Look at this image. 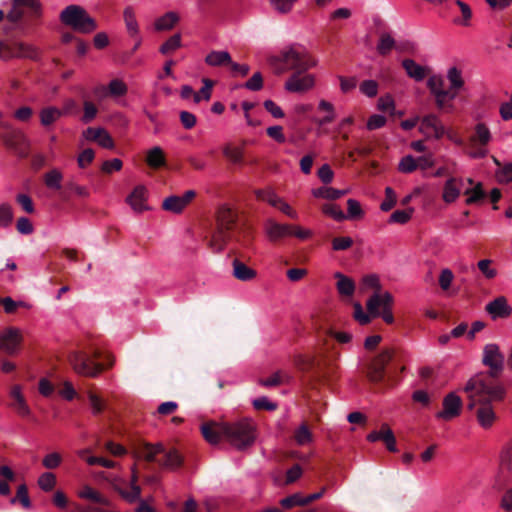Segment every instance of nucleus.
Returning <instances> with one entry per match:
<instances>
[{"instance_id":"f257e3e1","label":"nucleus","mask_w":512,"mask_h":512,"mask_svg":"<svg viewBox=\"0 0 512 512\" xmlns=\"http://www.w3.org/2000/svg\"><path fill=\"white\" fill-rule=\"evenodd\" d=\"M504 359L498 345H485L482 363L489 370L475 374L463 388L467 394V410L475 414L479 425L484 429L490 428L496 420L493 403L502 401L506 395V389L500 380Z\"/></svg>"},{"instance_id":"f03ea898","label":"nucleus","mask_w":512,"mask_h":512,"mask_svg":"<svg viewBox=\"0 0 512 512\" xmlns=\"http://www.w3.org/2000/svg\"><path fill=\"white\" fill-rule=\"evenodd\" d=\"M130 456L135 458V467H130V503L140 501L141 488L136 484L139 466L157 464L161 468L178 469L183 457L175 448L166 449L162 445H152L130 433Z\"/></svg>"},{"instance_id":"7ed1b4c3","label":"nucleus","mask_w":512,"mask_h":512,"mask_svg":"<svg viewBox=\"0 0 512 512\" xmlns=\"http://www.w3.org/2000/svg\"><path fill=\"white\" fill-rule=\"evenodd\" d=\"M268 64L277 75L286 71H293V74H304L316 65L315 60L303 49L296 46L283 49L279 55L268 58Z\"/></svg>"},{"instance_id":"20e7f679","label":"nucleus","mask_w":512,"mask_h":512,"mask_svg":"<svg viewBox=\"0 0 512 512\" xmlns=\"http://www.w3.org/2000/svg\"><path fill=\"white\" fill-rule=\"evenodd\" d=\"M294 363L305 375V381L311 387L323 381H331L337 370L336 365L315 355H298L295 357Z\"/></svg>"},{"instance_id":"39448f33","label":"nucleus","mask_w":512,"mask_h":512,"mask_svg":"<svg viewBox=\"0 0 512 512\" xmlns=\"http://www.w3.org/2000/svg\"><path fill=\"white\" fill-rule=\"evenodd\" d=\"M69 361L77 374L87 377H95L112 364L111 357L97 349L92 353L73 352L69 356Z\"/></svg>"},{"instance_id":"423d86ee","label":"nucleus","mask_w":512,"mask_h":512,"mask_svg":"<svg viewBox=\"0 0 512 512\" xmlns=\"http://www.w3.org/2000/svg\"><path fill=\"white\" fill-rule=\"evenodd\" d=\"M398 352L394 348L383 349L371 362L369 366L368 376L373 383H382L387 378L393 381L398 371L401 373L405 370L404 366L397 367Z\"/></svg>"},{"instance_id":"0eeeda50","label":"nucleus","mask_w":512,"mask_h":512,"mask_svg":"<svg viewBox=\"0 0 512 512\" xmlns=\"http://www.w3.org/2000/svg\"><path fill=\"white\" fill-rule=\"evenodd\" d=\"M236 215L227 207H222L217 213V226L211 238L208 241L209 248L218 253L222 251L226 243L230 240V232L234 229Z\"/></svg>"},{"instance_id":"6e6552de","label":"nucleus","mask_w":512,"mask_h":512,"mask_svg":"<svg viewBox=\"0 0 512 512\" xmlns=\"http://www.w3.org/2000/svg\"><path fill=\"white\" fill-rule=\"evenodd\" d=\"M234 448L245 450L251 447L256 440V426L249 419L227 423L226 438Z\"/></svg>"},{"instance_id":"1a4fd4ad","label":"nucleus","mask_w":512,"mask_h":512,"mask_svg":"<svg viewBox=\"0 0 512 512\" xmlns=\"http://www.w3.org/2000/svg\"><path fill=\"white\" fill-rule=\"evenodd\" d=\"M60 20L63 24L70 26L73 30L80 33H91L98 27L95 19L78 5L67 6L61 12Z\"/></svg>"},{"instance_id":"9d476101","label":"nucleus","mask_w":512,"mask_h":512,"mask_svg":"<svg viewBox=\"0 0 512 512\" xmlns=\"http://www.w3.org/2000/svg\"><path fill=\"white\" fill-rule=\"evenodd\" d=\"M13 58L30 59L37 62L41 58V52L37 47L24 42L0 41V59L8 61Z\"/></svg>"},{"instance_id":"9b49d317","label":"nucleus","mask_w":512,"mask_h":512,"mask_svg":"<svg viewBox=\"0 0 512 512\" xmlns=\"http://www.w3.org/2000/svg\"><path fill=\"white\" fill-rule=\"evenodd\" d=\"M393 296L389 292L374 293L367 301L366 306L370 315L373 317H382L385 323L392 324L394 316L392 314Z\"/></svg>"},{"instance_id":"f8f14e48","label":"nucleus","mask_w":512,"mask_h":512,"mask_svg":"<svg viewBox=\"0 0 512 512\" xmlns=\"http://www.w3.org/2000/svg\"><path fill=\"white\" fill-rule=\"evenodd\" d=\"M491 134L487 126L479 123L475 126L474 133L469 138L468 154L472 158L480 159L487 155V150L484 148L490 141Z\"/></svg>"},{"instance_id":"ddd939ff","label":"nucleus","mask_w":512,"mask_h":512,"mask_svg":"<svg viewBox=\"0 0 512 512\" xmlns=\"http://www.w3.org/2000/svg\"><path fill=\"white\" fill-rule=\"evenodd\" d=\"M12 4L7 21L13 25L18 24L26 13L31 17L40 15L41 5L38 0H12Z\"/></svg>"},{"instance_id":"4468645a","label":"nucleus","mask_w":512,"mask_h":512,"mask_svg":"<svg viewBox=\"0 0 512 512\" xmlns=\"http://www.w3.org/2000/svg\"><path fill=\"white\" fill-rule=\"evenodd\" d=\"M197 193L195 190H187L182 196L170 195L163 199L162 209L174 214H180L194 200Z\"/></svg>"},{"instance_id":"2eb2a0df","label":"nucleus","mask_w":512,"mask_h":512,"mask_svg":"<svg viewBox=\"0 0 512 512\" xmlns=\"http://www.w3.org/2000/svg\"><path fill=\"white\" fill-rule=\"evenodd\" d=\"M200 431L209 444L216 445L222 438H226L227 423H219L213 420L206 421L200 425Z\"/></svg>"},{"instance_id":"dca6fc26","label":"nucleus","mask_w":512,"mask_h":512,"mask_svg":"<svg viewBox=\"0 0 512 512\" xmlns=\"http://www.w3.org/2000/svg\"><path fill=\"white\" fill-rule=\"evenodd\" d=\"M442 405L443 409L436 413V417L449 421L460 415L463 401L458 395L451 392L444 397Z\"/></svg>"},{"instance_id":"f3484780","label":"nucleus","mask_w":512,"mask_h":512,"mask_svg":"<svg viewBox=\"0 0 512 512\" xmlns=\"http://www.w3.org/2000/svg\"><path fill=\"white\" fill-rule=\"evenodd\" d=\"M314 86V77L311 74H292L285 83L289 92L302 93Z\"/></svg>"},{"instance_id":"a211bd4d","label":"nucleus","mask_w":512,"mask_h":512,"mask_svg":"<svg viewBox=\"0 0 512 512\" xmlns=\"http://www.w3.org/2000/svg\"><path fill=\"white\" fill-rule=\"evenodd\" d=\"M369 442L383 441L390 452H396V438L388 424L383 423L379 431H372L367 435Z\"/></svg>"},{"instance_id":"6ab92c4d","label":"nucleus","mask_w":512,"mask_h":512,"mask_svg":"<svg viewBox=\"0 0 512 512\" xmlns=\"http://www.w3.org/2000/svg\"><path fill=\"white\" fill-rule=\"evenodd\" d=\"M21 336L19 331L15 328H8L5 332L0 334V349L9 355H14L18 351Z\"/></svg>"},{"instance_id":"aec40b11","label":"nucleus","mask_w":512,"mask_h":512,"mask_svg":"<svg viewBox=\"0 0 512 512\" xmlns=\"http://www.w3.org/2000/svg\"><path fill=\"white\" fill-rule=\"evenodd\" d=\"M420 130L436 139H440L445 134L444 126L435 114H428L422 118Z\"/></svg>"},{"instance_id":"412c9836","label":"nucleus","mask_w":512,"mask_h":512,"mask_svg":"<svg viewBox=\"0 0 512 512\" xmlns=\"http://www.w3.org/2000/svg\"><path fill=\"white\" fill-rule=\"evenodd\" d=\"M486 311L493 319L507 318L512 313V308L508 305L504 296H499L486 305Z\"/></svg>"},{"instance_id":"4be33fe9","label":"nucleus","mask_w":512,"mask_h":512,"mask_svg":"<svg viewBox=\"0 0 512 512\" xmlns=\"http://www.w3.org/2000/svg\"><path fill=\"white\" fill-rule=\"evenodd\" d=\"M290 224H280L268 219L265 224V231L270 241L277 242L283 237L290 236Z\"/></svg>"},{"instance_id":"5701e85b","label":"nucleus","mask_w":512,"mask_h":512,"mask_svg":"<svg viewBox=\"0 0 512 512\" xmlns=\"http://www.w3.org/2000/svg\"><path fill=\"white\" fill-rule=\"evenodd\" d=\"M0 127L7 130L6 133L1 135V140L4 145L12 150H17L19 145L24 141V135L22 132L12 129L8 123H0Z\"/></svg>"},{"instance_id":"b1692460","label":"nucleus","mask_w":512,"mask_h":512,"mask_svg":"<svg viewBox=\"0 0 512 512\" xmlns=\"http://www.w3.org/2000/svg\"><path fill=\"white\" fill-rule=\"evenodd\" d=\"M84 137L89 141H95L104 148H111L113 140L103 128L89 127L84 131Z\"/></svg>"},{"instance_id":"393cba45","label":"nucleus","mask_w":512,"mask_h":512,"mask_svg":"<svg viewBox=\"0 0 512 512\" xmlns=\"http://www.w3.org/2000/svg\"><path fill=\"white\" fill-rule=\"evenodd\" d=\"M462 179L450 177L444 185L442 198L446 203L454 202L461 193Z\"/></svg>"},{"instance_id":"a878e982","label":"nucleus","mask_w":512,"mask_h":512,"mask_svg":"<svg viewBox=\"0 0 512 512\" xmlns=\"http://www.w3.org/2000/svg\"><path fill=\"white\" fill-rule=\"evenodd\" d=\"M146 195L147 190L144 186H136L134 190L130 192V207L138 213L148 210Z\"/></svg>"},{"instance_id":"bb28decb","label":"nucleus","mask_w":512,"mask_h":512,"mask_svg":"<svg viewBox=\"0 0 512 512\" xmlns=\"http://www.w3.org/2000/svg\"><path fill=\"white\" fill-rule=\"evenodd\" d=\"M334 277L337 279L336 289L338 293L342 297H352L355 292V283L354 281L342 274L341 272H336Z\"/></svg>"},{"instance_id":"cd10ccee","label":"nucleus","mask_w":512,"mask_h":512,"mask_svg":"<svg viewBox=\"0 0 512 512\" xmlns=\"http://www.w3.org/2000/svg\"><path fill=\"white\" fill-rule=\"evenodd\" d=\"M233 276L240 281H250L256 277V271L248 267L240 259L235 258L232 262Z\"/></svg>"},{"instance_id":"c85d7f7f","label":"nucleus","mask_w":512,"mask_h":512,"mask_svg":"<svg viewBox=\"0 0 512 512\" xmlns=\"http://www.w3.org/2000/svg\"><path fill=\"white\" fill-rule=\"evenodd\" d=\"M499 469L501 473L512 472V439L505 443L500 450Z\"/></svg>"},{"instance_id":"c756f323","label":"nucleus","mask_w":512,"mask_h":512,"mask_svg":"<svg viewBox=\"0 0 512 512\" xmlns=\"http://www.w3.org/2000/svg\"><path fill=\"white\" fill-rule=\"evenodd\" d=\"M402 67L407 75L416 81H422L426 76V69L412 59H404L402 61Z\"/></svg>"},{"instance_id":"7c9ffc66","label":"nucleus","mask_w":512,"mask_h":512,"mask_svg":"<svg viewBox=\"0 0 512 512\" xmlns=\"http://www.w3.org/2000/svg\"><path fill=\"white\" fill-rule=\"evenodd\" d=\"M231 61V55L227 51H212L205 58L206 64L214 67H229Z\"/></svg>"},{"instance_id":"2f4dec72","label":"nucleus","mask_w":512,"mask_h":512,"mask_svg":"<svg viewBox=\"0 0 512 512\" xmlns=\"http://www.w3.org/2000/svg\"><path fill=\"white\" fill-rule=\"evenodd\" d=\"M64 115V112L57 107L49 106L40 111V122L44 127H49L54 124L59 118Z\"/></svg>"},{"instance_id":"473e14b6","label":"nucleus","mask_w":512,"mask_h":512,"mask_svg":"<svg viewBox=\"0 0 512 512\" xmlns=\"http://www.w3.org/2000/svg\"><path fill=\"white\" fill-rule=\"evenodd\" d=\"M347 193L346 190H339L332 187H319L313 190V195L316 198H323L328 200H336L341 198Z\"/></svg>"},{"instance_id":"72a5a7b5","label":"nucleus","mask_w":512,"mask_h":512,"mask_svg":"<svg viewBox=\"0 0 512 512\" xmlns=\"http://www.w3.org/2000/svg\"><path fill=\"white\" fill-rule=\"evenodd\" d=\"M146 162L153 169H158L165 165V157L162 149L160 147L152 148L147 154Z\"/></svg>"},{"instance_id":"f704fd0d","label":"nucleus","mask_w":512,"mask_h":512,"mask_svg":"<svg viewBox=\"0 0 512 512\" xmlns=\"http://www.w3.org/2000/svg\"><path fill=\"white\" fill-rule=\"evenodd\" d=\"M79 496L84 499H88L94 503L101 504V505H108V500L103 497L98 491L94 490L90 486H84L81 492L79 493Z\"/></svg>"},{"instance_id":"c9c22d12","label":"nucleus","mask_w":512,"mask_h":512,"mask_svg":"<svg viewBox=\"0 0 512 512\" xmlns=\"http://www.w3.org/2000/svg\"><path fill=\"white\" fill-rule=\"evenodd\" d=\"M178 20L179 17L175 12H167L156 21L155 28L157 30H169L173 28Z\"/></svg>"},{"instance_id":"e433bc0d","label":"nucleus","mask_w":512,"mask_h":512,"mask_svg":"<svg viewBox=\"0 0 512 512\" xmlns=\"http://www.w3.org/2000/svg\"><path fill=\"white\" fill-rule=\"evenodd\" d=\"M395 47V40L388 33H382L377 45V51L380 55H387Z\"/></svg>"},{"instance_id":"4c0bfd02","label":"nucleus","mask_w":512,"mask_h":512,"mask_svg":"<svg viewBox=\"0 0 512 512\" xmlns=\"http://www.w3.org/2000/svg\"><path fill=\"white\" fill-rule=\"evenodd\" d=\"M62 178V173L53 169L45 174V185L50 189L60 190Z\"/></svg>"},{"instance_id":"58836bf2","label":"nucleus","mask_w":512,"mask_h":512,"mask_svg":"<svg viewBox=\"0 0 512 512\" xmlns=\"http://www.w3.org/2000/svg\"><path fill=\"white\" fill-rule=\"evenodd\" d=\"M289 379L290 377L286 373L282 371H277L271 377L267 379H261L260 384L265 387L279 386L282 383L288 381Z\"/></svg>"},{"instance_id":"ea45409f","label":"nucleus","mask_w":512,"mask_h":512,"mask_svg":"<svg viewBox=\"0 0 512 512\" xmlns=\"http://www.w3.org/2000/svg\"><path fill=\"white\" fill-rule=\"evenodd\" d=\"M312 433L308 428L307 424L303 423L300 427L295 431L294 439L299 445H305L312 441Z\"/></svg>"},{"instance_id":"a19ab883","label":"nucleus","mask_w":512,"mask_h":512,"mask_svg":"<svg viewBox=\"0 0 512 512\" xmlns=\"http://www.w3.org/2000/svg\"><path fill=\"white\" fill-rule=\"evenodd\" d=\"M465 194L469 195L466 200L468 205L475 204L486 197V194L482 188V184L478 183L474 188L467 189Z\"/></svg>"},{"instance_id":"79ce46f5","label":"nucleus","mask_w":512,"mask_h":512,"mask_svg":"<svg viewBox=\"0 0 512 512\" xmlns=\"http://www.w3.org/2000/svg\"><path fill=\"white\" fill-rule=\"evenodd\" d=\"M181 46V36L179 34H175L171 36L166 42H164L160 47V52L163 55H168L175 50H177Z\"/></svg>"},{"instance_id":"37998d69","label":"nucleus","mask_w":512,"mask_h":512,"mask_svg":"<svg viewBox=\"0 0 512 512\" xmlns=\"http://www.w3.org/2000/svg\"><path fill=\"white\" fill-rule=\"evenodd\" d=\"M280 504L285 509H291L295 506H305V498L300 493L292 494L280 501Z\"/></svg>"},{"instance_id":"c03bdc74","label":"nucleus","mask_w":512,"mask_h":512,"mask_svg":"<svg viewBox=\"0 0 512 512\" xmlns=\"http://www.w3.org/2000/svg\"><path fill=\"white\" fill-rule=\"evenodd\" d=\"M413 212V208H408L406 210H396L391 214L389 223L405 224L411 219Z\"/></svg>"},{"instance_id":"a18cd8bd","label":"nucleus","mask_w":512,"mask_h":512,"mask_svg":"<svg viewBox=\"0 0 512 512\" xmlns=\"http://www.w3.org/2000/svg\"><path fill=\"white\" fill-rule=\"evenodd\" d=\"M224 156L234 164H240L243 161V153L240 148L226 145L223 148Z\"/></svg>"},{"instance_id":"49530a36","label":"nucleus","mask_w":512,"mask_h":512,"mask_svg":"<svg viewBox=\"0 0 512 512\" xmlns=\"http://www.w3.org/2000/svg\"><path fill=\"white\" fill-rule=\"evenodd\" d=\"M353 239L348 236L334 237L331 241L332 249L334 251H345L352 247Z\"/></svg>"},{"instance_id":"de8ad7c7","label":"nucleus","mask_w":512,"mask_h":512,"mask_svg":"<svg viewBox=\"0 0 512 512\" xmlns=\"http://www.w3.org/2000/svg\"><path fill=\"white\" fill-rule=\"evenodd\" d=\"M13 221L12 207L3 203L0 205V227L6 228L11 225Z\"/></svg>"},{"instance_id":"09e8293b","label":"nucleus","mask_w":512,"mask_h":512,"mask_svg":"<svg viewBox=\"0 0 512 512\" xmlns=\"http://www.w3.org/2000/svg\"><path fill=\"white\" fill-rule=\"evenodd\" d=\"M17 501H19L25 508H29L31 506L30 498L28 496V488L25 484L18 487L16 496L11 499L12 504H15Z\"/></svg>"},{"instance_id":"8fccbe9b","label":"nucleus","mask_w":512,"mask_h":512,"mask_svg":"<svg viewBox=\"0 0 512 512\" xmlns=\"http://www.w3.org/2000/svg\"><path fill=\"white\" fill-rule=\"evenodd\" d=\"M398 168L403 173H411L418 168V160L411 155H407L401 159Z\"/></svg>"},{"instance_id":"3c124183","label":"nucleus","mask_w":512,"mask_h":512,"mask_svg":"<svg viewBox=\"0 0 512 512\" xmlns=\"http://www.w3.org/2000/svg\"><path fill=\"white\" fill-rule=\"evenodd\" d=\"M322 211L324 214L332 217L333 219L337 221H343L346 219V215L344 212L340 209L339 206L334 204H324L322 206Z\"/></svg>"},{"instance_id":"603ef678","label":"nucleus","mask_w":512,"mask_h":512,"mask_svg":"<svg viewBox=\"0 0 512 512\" xmlns=\"http://www.w3.org/2000/svg\"><path fill=\"white\" fill-rule=\"evenodd\" d=\"M348 214L346 215V219H358L361 218L364 214L360 203L355 199H348Z\"/></svg>"},{"instance_id":"864d4df0","label":"nucleus","mask_w":512,"mask_h":512,"mask_svg":"<svg viewBox=\"0 0 512 512\" xmlns=\"http://www.w3.org/2000/svg\"><path fill=\"white\" fill-rule=\"evenodd\" d=\"M203 83L204 85L200 91L194 94V102L196 103H199L202 99L209 100L211 97L213 82L209 79H204Z\"/></svg>"},{"instance_id":"5fc2aeb1","label":"nucleus","mask_w":512,"mask_h":512,"mask_svg":"<svg viewBox=\"0 0 512 512\" xmlns=\"http://www.w3.org/2000/svg\"><path fill=\"white\" fill-rule=\"evenodd\" d=\"M40 488L44 491H51L56 484V477L53 473H43L38 480Z\"/></svg>"},{"instance_id":"6e6d98bb","label":"nucleus","mask_w":512,"mask_h":512,"mask_svg":"<svg viewBox=\"0 0 512 512\" xmlns=\"http://www.w3.org/2000/svg\"><path fill=\"white\" fill-rule=\"evenodd\" d=\"M448 79L451 82V88L455 91L462 88L464 85V81L461 77V72L456 67H452L449 69Z\"/></svg>"},{"instance_id":"4d7b16f0","label":"nucleus","mask_w":512,"mask_h":512,"mask_svg":"<svg viewBox=\"0 0 512 512\" xmlns=\"http://www.w3.org/2000/svg\"><path fill=\"white\" fill-rule=\"evenodd\" d=\"M256 195L259 200L265 201L275 208L278 206L281 199L270 190H259Z\"/></svg>"},{"instance_id":"13d9d810","label":"nucleus","mask_w":512,"mask_h":512,"mask_svg":"<svg viewBox=\"0 0 512 512\" xmlns=\"http://www.w3.org/2000/svg\"><path fill=\"white\" fill-rule=\"evenodd\" d=\"M396 205V193L391 187L385 189V200L381 203L382 211H389Z\"/></svg>"},{"instance_id":"bf43d9fd","label":"nucleus","mask_w":512,"mask_h":512,"mask_svg":"<svg viewBox=\"0 0 512 512\" xmlns=\"http://www.w3.org/2000/svg\"><path fill=\"white\" fill-rule=\"evenodd\" d=\"M453 279H454V274L450 269H448V268L442 269L440 272V275H439V279H438L441 289L443 291H448L452 284Z\"/></svg>"},{"instance_id":"052dcab7","label":"nucleus","mask_w":512,"mask_h":512,"mask_svg":"<svg viewBox=\"0 0 512 512\" xmlns=\"http://www.w3.org/2000/svg\"><path fill=\"white\" fill-rule=\"evenodd\" d=\"M11 407L14 408L22 417H28L31 414V409L29 408L24 396L13 400Z\"/></svg>"},{"instance_id":"680f3d73","label":"nucleus","mask_w":512,"mask_h":512,"mask_svg":"<svg viewBox=\"0 0 512 512\" xmlns=\"http://www.w3.org/2000/svg\"><path fill=\"white\" fill-rule=\"evenodd\" d=\"M360 91L367 97H375L378 93V83L374 80H364L360 84Z\"/></svg>"},{"instance_id":"e2e57ef3","label":"nucleus","mask_w":512,"mask_h":512,"mask_svg":"<svg viewBox=\"0 0 512 512\" xmlns=\"http://www.w3.org/2000/svg\"><path fill=\"white\" fill-rule=\"evenodd\" d=\"M427 86L433 95H438L440 92H450L444 89V80L441 77L432 76L427 82Z\"/></svg>"},{"instance_id":"0e129e2a","label":"nucleus","mask_w":512,"mask_h":512,"mask_svg":"<svg viewBox=\"0 0 512 512\" xmlns=\"http://www.w3.org/2000/svg\"><path fill=\"white\" fill-rule=\"evenodd\" d=\"M248 90L259 91L263 88V76L260 72H256L252 77L243 85Z\"/></svg>"},{"instance_id":"69168bd1","label":"nucleus","mask_w":512,"mask_h":512,"mask_svg":"<svg viewBox=\"0 0 512 512\" xmlns=\"http://www.w3.org/2000/svg\"><path fill=\"white\" fill-rule=\"evenodd\" d=\"M83 108L84 114L82 116V121L84 123H90L97 115V107L92 102L85 100Z\"/></svg>"},{"instance_id":"338daca9","label":"nucleus","mask_w":512,"mask_h":512,"mask_svg":"<svg viewBox=\"0 0 512 512\" xmlns=\"http://www.w3.org/2000/svg\"><path fill=\"white\" fill-rule=\"evenodd\" d=\"M61 461H62L61 455L57 452H53V453L47 454L43 458L42 463H43L44 467H46L47 469H55L61 464Z\"/></svg>"},{"instance_id":"774afa93","label":"nucleus","mask_w":512,"mask_h":512,"mask_svg":"<svg viewBox=\"0 0 512 512\" xmlns=\"http://www.w3.org/2000/svg\"><path fill=\"white\" fill-rule=\"evenodd\" d=\"M491 263L489 259H483L477 263L478 269L487 279H493L497 275V271L490 267Z\"/></svg>"}]
</instances>
